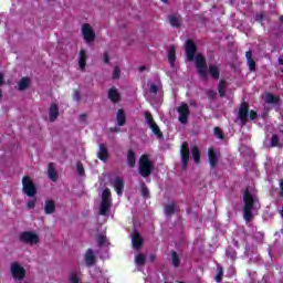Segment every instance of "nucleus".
Masks as SVG:
<instances>
[{
	"label": "nucleus",
	"mask_w": 283,
	"mask_h": 283,
	"mask_svg": "<svg viewBox=\"0 0 283 283\" xmlns=\"http://www.w3.org/2000/svg\"><path fill=\"white\" fill-rule=\"evenodd\" d=\"M281 21H283V15L280 17Z\"/></svg>",
	"instance_id": "64"
},
{
	"label": "nucleus",
	"mask_w": 283,
	"mask_h": 283,
	"mask_svg": "<svg viewBox=\"0 0 283 283\" xmlns=\"http://www.w3.org/2000/svg\"><path fill=\"white\" fill-rule=\"evenodd\" d=\"M144 116H145L146 125H147L148 127H150V125H153V123H156V120H154V116L151 115V113L146 112V113L144 114Z\"/></svg>",
	"instance_id": "38"
},
{
	"label": "nucleus",
	"mask_w": 283,
	"mask_h": 283,
	"mask_svg": "<svg viewBox=\"0 0 283 283\" xmlns=\"http://www.w3.org/2000/svg\"><path fill=\"white\" fill-rule=\"evenodd\" d=\"M82 36L86 43L94 42V40L96 39V33L94 32L92 24L84 23L82 25Z\"/></svg>",
	"instance_id": "9"
},
{
	"label": "nucleus",
	"mask_w": 283,
	"mask_h": 283,
	"mask_svg": "<svg viewBox=\"0 0 283 283\" xmlns=\"http://www.w3.org/2000/svg\"><path fill=\"white\" fill-rule=\"evenodd\" d=\"M264 19V14L260 13V14H256L255 17V21H262Z\"/></svg>",
	"instance_id": "53"
},
{
	"label": "nucleus",
	"mask_w": 283,
	"mask_h": 283,
	"mask_svg": "<svg viewBox=\"0 0 283 283\" xmlns=\"http://www.w3.org/2000/svg\"><path fill=\"white\" fill-rule=\"evenodd\" d=\"M107 242V237L105 234H98L97 237V244L98 247H103Z\"/></svg>",
	"instance_id": "41"
},
{
	"label": "nucleus",
	"mask_w": 283,
	"mask_h": 283,
	"mask_svg": "<svg viewBox=\"0 0 283 283\" xmlns=\"http://www.w3.org/2000/svg\"><path fill=\"white\" fill-rule=\"evenodd\" d=\"M180 156H181V168L187 169L189 167V143L184 142L180 147Z\"/></svg>",
	"instance_id": "10"
},
{
	"label": "nucleus",
	"mask_w": 283,
	"mask_h": 283,
	"mask_svg": "<svg viewBox=\"0 0 283 283\" xmlns=\"http://www.w3.org/2000/svg\"><path fill=\"white\" fill-rule=\"evenodd\" d=\"M10 273L15 282H23L25 280V268L17 261L11 263Z\"/></svg>",
	"instance_id": "6"
},
{
	"label": "nucleus",
	"mask_w": 283,
	"mask_h": 283,
	"mask_svg": "<svg viewBox=\"0 0 283 283\" xmlns=\"http://www.w3.org/2000/svg\"><path fill=\"white\" fill-rule=\"evenodd\" d=\"M81 279H78V275L76 273H71L70 275V283H80Z\"/></svg>",
	"instance_id": "43"
},
{
	"label": "nucleus",
	"mask_w": 283,
	"mask_h": 283,
	"mask_svg": "<svg viewBox=\"0 0 283 283\" xmlns=\"http://www.w3.org/2000/svg\"><path fill=\"white\" fill-rule=\"evenodd\" d=\"M168 63L174 65L176 63V48L170 46L168 50Z\"/></svg>",
	"instance_id": "33"
},
{
	"label": "nucleus",
	"mask_w": 283,
	"mask_h": 283,
	"mask_svg": "<svg viewBox=\"0 0 283 283\" xmlns=\"http://www.w3.org/2000/svg\"><path fill=\"white\" fill-rule=\"evenodd\" d=\"M164 212L166 218H171V216L176 213V202L172 201L170 203L164 205Z\"/></svg>",
	"instance_id": "21"
},
{
	"label": "nucleus",
	"mask_w": 283,
	"mask_h": 283,
	"mask_svg": "<svg viewBox=\"0 0 283 283\" xmlns=\"http://www.w3.org/2000/svg\"><path fill=\"white\" fill-rule=\"evenodd\" d=\"M146 67L145 66H139V72H145Z\"/></svg>",
	"instance_id": "60"
},
{
	"label": "nucleus",
	"mask_w": 283,
	"mask_h": 283,
	"mask_svg": "<svg viewBox=\"0 0 283 283\" xmlns=\"http://www.w3.org/2000/svg\"><path fill=\"white\" fill-rule=\"evenodd\" d=\"M86 118H87V114H81L80 115V120L81 122H85Z\"/></svg>",
	"instance_id": "55"
},
{
	"label": "nucleus",
	"mask_w": 283,
	"mask_h": 283,
	"mask_svg": "<svg viewBox=\"0 0 283 283\" xmlns=\"http://www.w3.org/2000/svg\"><path fill=\"white\" fill-rule=\"evenodd\" d=\"M87 63V54L85 53V50L82 49L80 51V55H78V66H80V70L82 72H85V65Z\"/></svg>",
	"instance_id": "24"
},
{
	"label": "nucleus",
	"mask_w": 283,
	"mask_h": 283,
	"mask_svg": "<svg viewBox=\"0 0 283 283\" xmlns=\"http://www.w3.org/2000/svg\"><path fill=\"white\" fill-rule=\"evenodd\" d=\"M243 219L249 224L253 220V213L260 209V200L255 193L247 189L243 193Z\"/></svg>",
	"instance_id": "2"
},
{
	"label": "nucleus",
	"mask_w": 283,
	"mask_h": 283,
	"mask_svg": "<svg viewBox=\"0 0 283 283\" xmlns=\"http://www.w3.org/2000/svg\"><path fill=\"white\" fill-rule=\"evenodd\" d=\"M113 78H120V69L117 66L114 69Z\"/></svg>",
	"instance_id": "48"
},
{
	"label": "nucleus",
	"mask_w": 283,
	"mask_h": 283,
	"mask_svg": "<svg viewBox=\"0 0 283 283\" xmlns=\"http://www.w3.org/2000/svg\"><path fill=\"white\" fill-rule=\"evenodd\" d=\"M148 127H149V129H151L153 134L155 136H157V138H159V139L164 138L163 132H160V127L158 126V124H156V122L150 124Z\"/></svg>",
	"instance_id": "28"
},
{
	"label": "nucleus",
	"mask_w": 283,
	"mask_h": 283,
	"mask_svg": "<svg viewBox=\"0 0 283 283\" xmlns=\"http://www.w3.org/2000/svg\"><path fill=\"white\" fill-rule=\"evenodd\" d=\"M227 82L224 80H221L218 84V92H219V95L221 97L224 96V94H227Z\"/></svg>",
	"instance_id": "35"
},
{
	"label": "nucleus",
	"mask_w": 283,
	"mask_h": 283,
	"mask_svg": "<svg viewBox=\"0 0 283 283\" xmlns=\"http://www.w3.org/2000/svg\"><path fill=\"white\" fill-rule=\"evenodd\" d=\"M264 101L268 105H274L276 109L280 107V97L274 96L272 93H266Z\"/></svg>",
	"instance_id": "17"
},
{
	"label": "nucleus",
	"mask_w": 283,
	"mask_h": 283,
	"mask_svg": "<svg viewBox=\"0 0 283 283\" xmlns=\"http://www.w3.org/2000/svg\"><path fill=\"white\" fill-rule=\"evenodd\" d=\"M1 85H6V81L3 80V73H0V87Z\"/></svg>",
	"instance_id": "54"
},
{
	"label": "nucleus",
	"mask_w": 283,
	"mask_h": 283,
	"mask_svg": "<svg viewBox=\"0 0 283 283\" xmlns=\"http://www.w3.org/2000/svg\"><path fill=\"white\" fill-rule=\"evenodd\" d=\"M148 90L153 96H158V92L163 90V82H160V77L157 76L156 82H148Z\"/></svg>",
	"instance_id": "12"
},
{
	"label": "nucleus",
	"mask_w": 283,
	"mask_h": 283,
	"mask_svg": "<svg viewBox=\"0 0 283 283\" xmlns=\"http://www.w3.org/2000/svg\"><path fill=\"white\" fill-rule=\"evenodd\" d=\"M245 59H247V61H249V60H252V59H253V51H252V50L247 51V53H245Z\"/></svg>",
	"instance_id": "49"
},
{
	"label": "nucleus",
	"mask_w": 283,
	"mask_h": 283,
	"mask_svg": "<svg viewBox=\"0 0 283 283\" xmlns=\"http://www.w3.org/2000/svg\"><path fill=\"white\" fill-rule=\"evenodd\" d=\"M76 169H77L78 176H85V168L83 167V163L77 161Z\"/></svg>",
	"instance_id": "40"
},
{
	"label": "nucleus",
	"mask_w": 283,
	"mask_h": 283,
	"mask_svg": "<svg viewBox=\"0 0 283 283\" xmlns=\"http://www.w3.org/2000/svg\"><path fill=\"white\" fill-rule=\"evenodd\" d=\"M22 192L29 198H34V196H36V186L28 176L22 178Z\"/></svg>",
	"instance_id": "7"
},
{
	"label": "nucleus",
	"mask_w": 283,
	"mask_h": 283,
	"mask_svg": "<svg viewBox=\"0 0 283 283\" xmlns=\"http://www.w3.org/2000/svg\"><path fill=\"white\" fill-rule=\"evenodd\" d=\"M279 65H283V57H279Z\"/></svg>",
	"instance_id": "59"
},
{
	"label": "nucleus",
	"mask_w": 283,
	"mask_h": 283,
	"mask_svg": "<svg viewBox=\"0 0 283 283\" xmlns=\"http://www.w3.org/2000/svg\"><path fill=\"white\" fill-rule=\"evenodd\" d=\"M108 156L109 154L107 151V147H105V144H99V150L97 153V157L99 158V160H102L103 163H107Z\"/></svg>",
	"instance_id": "23"
},
{
	"label": "nucleus",
	"mask_w": 283,
	"mask_h": 283,
	"mask_svg": "<svg viewBox=\"0 0 283 283\" xmlns=\"http://www.w3.org/2000/svg\"><path fill=\"white\" fill-rule=\"evenodd\" d=\"M250 118L251 120H255V118H258V113H255V111H250ZM248 122H249V104H247V102H242L238 111L235 123H238L240 127H244V125H247Z\"/></svg>",
	"instance_id": "3"
},
{
	"label": "nucleus",
	"mask_w": 283,
	"mask_h": 283,
	"mask_svg": "<svg viewBox=\"0 0 283 283\" xmlns=\"http://www.w3.org/2000/svg\"><path fill=\"white\" fill-rule=\"evenodd\" d=\"M35 206H36V199H31L27 203V209H34Z\"/></svg>",
	"instance_id": "44"
},
{
	"label": "nucleus",
	"mask_w": 283,
	"mask_h": 283,
	"mask_svg": "<svg viewBox=\"0 0 283 283\" xmlns=\"http://www.w3.org/2000/svg\"><path fill=\"white\" fill-rule=\"evenodd\" d=\"M149 262H156V254L149 255Z\"/></svg>",
	"instance_id": "56"
},
{
	"label": "nucleus",
	"mask_w": 283,
	"mask_h": 283,
	"mask_svg": "<svg viewBox=\"0 0 283 283\" xmlns=\"http://www.w3.org/2000/svg\"><path fill=\"white\" fill-rule=\"evenodd\" d=\"M1 98H3V93L0 90V101H1Z\"/></svg>",
	"instance_id": "61"
},
{
	"label": "nucleus",
	"mask_w": 283,
	"mask_h": 283,
	"mask_svg": "<svg viewBox=\"0 0 283 283\" xmlns=\"http://www.w3.org/2000/svg\"><path fill=\"white\" fill-rule=\"evenodd\" d=\"M145 262H147L145 254H137L135 256V264H137V266H145Z\"/></svg>",
	"instance_id": "36"
},
{
	"label": "nucleus",
	"mask_w": 283,
	"mask_h": 283,
	"mask_svg": "<svg viewBox=\"0 0 283 283\" xmlns=\"http://www.w3.org/2000/svg\"><path fill=\"white\" fill-rule=\"evenodd\" d=\"M56 211V203L53 200H46L44 202V213L50 216Z\"/></svg>",
	"instance_id": "22"
},
{
	"label": "nucleus",
	"mask_w": 283,
	"mask_h": 283,
	"mask_svg": "<svg viewBox=\"0 0 283 283\" xmlns=\"http://www.w3.org/2000/svg\"><path fill=\"white\" fill-rule=\"evenodd\" d=\"M280 202H282V199L276 200V205H280Z\"/></svg>",
	"instance_id": "63"
},
{
	"label": "nucleus",
	"mask_w": 283,
	"mask_h": 283,
	"mask_svg": "<svg viewBox=\"0 0 283 283\" xmlns=\"http://www.w3.org/2000/svg\"><path fill=\"white\" fill-rule=\"evenodd\" d=\"M48 176L52 182H56V180H59V172L56 171V165L54 163L49 164Z\"/></svg>",
	"instance_id": "15"
},
{
	"label": "nucleus",
	"mask_w": 283,
	"mask_h": 283,
	"mask_svg": "<svg viewBox=\"0 0 283 283\" xmlns=\"http://www.w3.org/2000/svg\"><path fill=\"white\" fill-rule=\"evenodd\" d=\"M207 96L210 101H213V98H216V96H218V93L216 91H208Z\"/></svg>",
	"instance_id": "45"
},
{
	"label": "nucleus",
	"mask_w": 283,
	"mask_h": 283,
	"mask_svg": "<svg viewBox=\"0 0 283 283\" xmlns=\"http://www.w3.org/2000/svg\"><path fill=\"white\" fill-rule=\"evenodd\" d=\"M39 234L32 231H24L19 234V242H23V244H30V247L39 244Z\"/></svg>",
	"instance_id": "8"
},
{
	"label": "nucleus",
	"mask_w": 283,
	"mask_h": 283,
	"mask_svg": "<svg viewBox=\"0 0 283 283\" xmlns=\"http://www.w3.org/2000/svg\"><path fill=\"white\" fill-rule=\"evenodd\" d=\"M127 165H128V167H135L136 166V153H134V150H128Z\"/></svg>",
	"instance_id": "30"
},
{
	"label": "nucleus",
	"mask_w": 283,
	"mask_h": 283,
	"mask_svg": "<svg viewBox=\"0 0 283 283\" xmlns=\"http://www.w3.org/2000/svg\"><path fill=\"white\" fill-rule=\"evenodd\" d=\"M154 171V164L149 160V156L143 155L139 159V174L143 178H149Z\"/></svg>",
	"instance_id": "5"
},
{
	"label": "nucleus",
	"mask_w": 283,
	"mask_h": 283,
	"mask_svg": "<svg viewBox=\"0 0 283 283\" xmlns=\"http://www.w3.org/2000/svg\"><path fill=\"white\" fill-rule=\"evenodd\" d=\"M280 214L283 218V208L280 210Z\"/></svg>",
	"instance_id": "62"
},
{
	"label": "nucleus",
	"mask_w": 283,
	"mask_h": 283,
	"mask_svg": "<svg viewBox=\"0 0 283 283\" xmlns=\"http://www.w3.org/2000/svg\"><path fill=\"white\" fill-rule=\"evenodd\" d=\"M139 190L143 198H149V188H147V185L144 181H139Z\"/></svg>",
	"instance_id": "34"
},
{
	"label": "nucleus",
	"mask_w": 283,
	"mask_h": 283,
	"mask_svg": "<svg viewBox=\"0 0 283 283\" xmlns=\"http://www.w3.org/2000/svg\"><path fill=\"white\" fill-rule=\"evenodd\" d=\"M248 65H249L251 72H255V61L253 59L248 60Z\"/></svg>",
	"instance_id": "47"
},
{
	"label": "nucleus",
	"mask_w": 283,
	"mask_h": 283,
	"mask_svg": "<svg viewBox=\"0 0 283 283\" xmlns=\"http://www.w3.org/2000/svg\"><path fill=\"white\" fill-rule=\"evenodd\" d=\"M271 147H280V137L277 135H273L270 142Z\"/></svg>",
	"instance_id": "39"
},
{
	"label": "nucleus",
	"mask_w": 283,
	"mask_h": 283,
	"mask_svg": "<svg viewBox=\"0 0 283 283\" xmlns=\"http://www.w3.org/2000/svg\"><path fill=\"white\" fill-rule=\"evenodd\" d=\"M116 120H117V125H119V127H123V125H125V122H126L125 111H123V109L117 111Z\"/></svg>",
	"instance_id": "31"
},
{
	"label": "nucleus",
	"mask_w": 283,
	"mask_h": 283,
	"mask_svg": "<svg viewBox=\"0 0 283 283\" xmlns=\"http://www.w3.org/2000/svg\"><path fill=\"white\" fill-rule=\"evenodd\" d=\"M103 61H104V63H109V54L104 53Z\"/></svg>",
	"instance_id": "52"
},
{
	"label": "nucleus",
	"mask_w": 283,
	"mask_h": 283,
	"mask_svg": "<svg viewBox=\"0 0 283 283\" xmlns=\"http://www.w3.org/2000/svg\"><path fill=\"white\" fill-rule=\"evenodd\" d=\"M214 136H217V138H219L220 140L224 138V135L222 134V129H220V127L214 128Z\"/></svg>",
	"instance_id": "42"
},
{
	"label": "nucleus",
	"mask_w": 283,
	"mask_h": 283,
	"mask_svg": "<svg viewBox=\"0 0 283 283\" xmlns=\"http://www.w3.org/2000/svg\"><path fill=\"white\" fill-rule=\"evenodd\" d=\"M170 255L172 266H175V269H178V266H180V256L178 255V252L172 251Z\"/></svg>",
	"instance_id": "29"
},
{
	"label": "nucleus",
	"mask_w": 283,
	"mask_h": 283,
	"mask_svg": "<svg viewBox=\"0 0 283 283\" xmlns=\"http://www.w3.org/2000/svg\"><path fill=\"white\" fill-rule=\"evenodd\" d=\"M113 187L117 193V196H123V189H125V181L120 177L115 178Z\"/></svg>",
	"instance_id": "18"
},
{
	"label": "nucleus",
	"mask_w": 283,
	"mask_h": 283,
	"mask_svg": "<svg viewBox=\"0 0 283 283\" xmlns=\"http://www.w3.org/2000/svg\"><path fill=\"white\" fill-rule=\"evenodd\" d=\"M281 191H279L280 198H283V179L280 180Z\"/></svg>",
	"instance_id": "51"
},
{
	"label": "nucleus",
	"mask_w": 283,
	"mask_h": 283,
	"mask_svg": "<svg viewBox=\"0 0 283 283\" xmlns=\"http://www.w3.org/2000/svg\"><path fill=\"white\" fill-rule=\"evenodd\" d=\"M112 209V192L109 188L103 190L101 196V205L98 208L99 216H108L109 210Z\"/></svg>",
	"instance_id": "4"
},
{
	"label": "nucleus",
	"mask_w": 283,
	"mask_h": 283,
	"mask_svg": "<svg viewBox=\"0 0 283 283\" xmlns=\"http://www.w3.org/2000/svg\"><path fill=\"white\" fill-rule=\"evenodd\" d=\"M168 21L172 28H180L182 25V18L180 15H168Z\"/></svg>",
	"instance_id": "20"
},
{
	"label": "nucleus",
	"mask_w": 283,
	"mask_h": 283,
	"mask_svg": "<svg viewBox=\"0 0 283 283\" xmlns=\"http://www.w3.org/2000/svg\"><path fill=\"white\" fill-rule=\"evenodd\" d=\"M185 51H186V61L191 62L195 60L198 74L203 81H207V76H208L207 61H205V56H202V54H198L196 56V53L198 52V46H196V43H193V40L186 41Z\"/></svg>",
	"instance_id": "1"
},
{
	"label": "nucleus",
	"mask_w": 283,
	"mask_h": 283,
	"mask_svg": "<svg viewBox=\"0 0 283 283\" xmlns=\"http://www.w3.org/2000/svg\"><path fill=\"white\" fill-rule=\"evenodd\" d=\"M222 275H224V272L222 270V266L220 264L217 265V275L214 276L216 282L220 283L222 282Z\"/></svg>",
	"instance_id": "37"
},
{
	"label": "nucleus",
	"mask_w": 283,
	"mask_h": 283,
	"mask_svg": "<svg viewBox=\"0 0 283 283\" xmlns=\"http://www.w3.org/2000/svg\"><path fill=\"white\" fill-rule=\"evenodd\" d=\"M208 160L210 163V167L216 169V166L218 165V155H216V151H213L212 148L208 149Z\"/></svg>",
	"instance_id": "25"
},
{
	"label": "nucleus",
	"mask_w": 283,
	"mask_h": 283,
	"mask_svg": "<svg viewBox=\"0 0 283 283\" xmlns=\"http://www.w3.org/2000/svg\"><path fill=\"white\" fill-rule=\"evenodd\" d=\"M209 74L212 78L218 81V78H220V69L217 65L211 64L209 66Z\"/></svg>",
	"instance_id": "27"
},
{
	"label": "nucleus",
	"mask_w": 283,
	"mask_h": 283,
	"mask_svg": "<svg viewBox=\"0 0 283 283\" xmlns=\"http://www.w3.org/2000/svg\"><path fill=\"white\" fill-rule=\"evenodd\" d=\"M84 262L86 266H94V264H96V255L94 254V250H86L84 254Z\"/></svg>",
	"instance_id": "14"
},
{
	"label": "nucleus",
	"mask_w": 283,
	"mask_h": 283,
	"mask_svg": "<svg viewBox=\"0 0 283 283\" xmlns=\"http://www.w3.org/2000/svg\"><path fill=\"white\" fill-rule=\"evenodd\" d=\"M49 118L51 123H54L56 118H59V105L57 104H51L49 108Z\"/></svg>",
	"instance_id": "19"
},
{
	"label": "nucleus",
	"mask_w": 283,
	"mask_h": 283,
	"mask_svg": "<svg viewBox=\"0 0 283 283\" xmlns=\"http://www.w3.org/2000/svg\"><path fill=\"white\" fill-rule=\"evenodd\" d=\"M190 105H191L192 107H198V103H196V101H190Z\"/></svg>",
	"instance_id": "57"
},
{
	"label": "nucleus",
	"mask_w": 283,
	"mask_h": 283,
	"mask_svg": "<svg viewBox=\"0 0 283 283\" xmlns=\"http://www.w3.org/2000/svg\"><path fill=\"white\" fill-rule=\"evenodd\" d=\"M30 87V77H22L18 83V90L20 92H25Z\"/></svg>",
	"instance_id": "26"
},
{
	"label": "nucleus",
	"mask_w": 283,
	"mask_h": 283,
	"mask_svg": "<svg viewBox=\"0 0 283 283\" xmlns=\"http://www.w3.org/2000/svg\"><path fill=\"white\" fill-rule=\"evenodd\" d=\"M109 130L114 133V132H118V128H116V127H111Z\"/></svg>",
	"instance_id": "58"
},
{
	"label": "nucleus",
	"mask_w": 283,
	"mask_h": 283,
	"mask_svg": "<svg viewBox=\"0 0 283 283\" xmlns=\"http://www.w3.org/2000/svg\"><path fill=\"white\" fill-rule=\"evenodd\" d=\"M132 244L135 251H139L140 248L143 247V237H140V233H138V231L136 230H134L132 234Z\"/></svg>",
	"instance_id": "13"
},
{
	"label": "nucleus",
	"mask_w": 283,
	"mask_h": 283,
	"mask_svg": "<svg viewBox=\"0 0 283 283\" xmlns=\"http://www.w3.org/2000/svg\"><path fill=\"white\" fill-rule=\"evenodd\" d=\"M226 254L228 255V258H230V260H235V251L228 249Z\"/></svg>",
	"instance_id": "46"
},
{
	"label": "nucleus",
	"mask_w": 283,
	"mask_h": 283,
	"mask_svg": "<svg viewBox=\"0 0 283 283\" xmlns=\"http://www.w3.org/2000/svg\"><path fill=\"white\" fill-rule=\"evenodd\" d=\"M107 96L112 103H120V92H118V88L114 86L109 88Z\"/></svg>",
	"instance_id": "16"
},
{
	"label": "nucleus",
	"mask_w": 283,
	"mask_h": 283,
	"mask_svg": "<svg viewBox=\"0 0 283 283\" xmlns=\"http://www.w3.org/2000/svg\"><path fill=\"white\" fill-rule=\"evenodd\" d=\"M177 112L179 114V123L181 125H187L189 120V105L182 103L178 108Z\"/></svg>",
	"instance_id": "11"
},
{
	"label": "nucleus",
	"mask_w": 283,
	"mask_h": 283,
	"mask_svg": "<svg viewBox=\"0 0 283 283\" xmlns=\"http://www.w3.org/2000/svg\"><path fill=\"white\" fill-rule=\"evenodd\" d=\"M74 101H81V93L78 91H74V95H73Z\"/></svg>",
	"instance_id": "50"
},
{
	"label": "nucleus",
	"mask_w": 283,
	"mask_h": 283,
	"mask_svg": "<svg viewBox=\"0 0 283 283\" xmlns=\"http://www.w3.org/2000/svg\"><path fill=\"white\" fill-rule=\"evenodd\" d=\"M192 158L196 165L200 164V148L198 146H191Z\"/></svg>",
	"instance_id": "32"
}]
</instances>
